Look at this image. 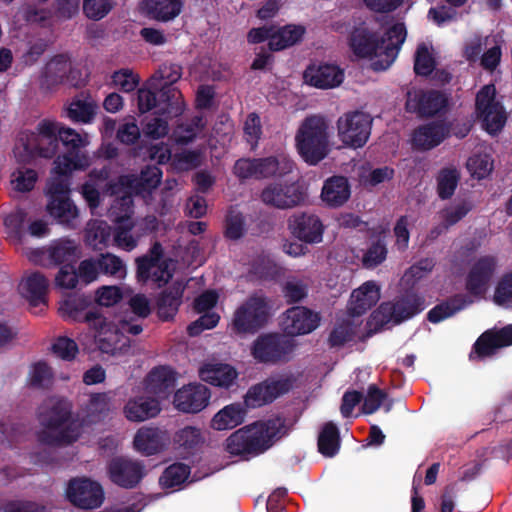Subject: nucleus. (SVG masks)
Wrapping results in <instances>:
<instances>
[{
	"label": "nucleus",
	"instance_id": "nucleus-1",
	"mask_svg": "<svg viewBox=\"0 0 512 512\" xmlns=\"http://www.w3.org/2000/svg\"><path fill=\"white\" fill-rule=\"evenodd\" d=\"M91 165V158L79 151L57 156L46 187V210L58 223L74 227L79 213L69 198V177L74 171H83Z\"/></svg>",
	"mask_w": 512,
	"mask_h": 512
},
{
	"label": "nucleus",
	"instance_id": "nucleus-2",
	"mask_svg": "<svg viewBox=\"0 0 512 512\" xmlns=\"http://www.w3.org/2000/svg\"><path fill=\"white\" fill-rule=\"evenodd\" d=\"M106 187L105 192L114 197L109 209V216L117 224L113 242L123 248H128V177L121 175L111 178L110 172L103 168L93 170L89 180L82 186L81 193L89 207L93 210L100 204V190Z\"/></svg>",
	"mask_w": 512,
	"mask_h": 512
},
{
	"label": "nucleus",
	"instance_id": "nucleus-3",
	"mask_svg": "<svg viewBox=\"0 0 512 512\" xmlns=\"http://www.w3.org/2000/svg\"><path fill=\"white\" fill-rule=\"evenodd\" d=\"M407 37L404 23L398 22L383 36L366 26L355 27L349 36V46L359 58H377L371 63L374 71L388 69L397 58Z\"/></svg>",
	"mask_w": 512,
	"mask_h": 512
},
{
	"label": "nucleus",
	"instance_id": "nucleus-4",
	"mask_svg": "<svg viewBox=\"0 0 512 512\" xmlns=\"http://www.w3.org/2000/svg\"><path fill=\"white\" fill-rule=\"evenodd\" d=\"M287 434L285 419L279 416L257 421L233 432L225 442V450L245 459L263 454Z\"/></svg>",
	"mask_w": 512,
	"mask_h": 512
},
{
	"label": "nucleus",
	"instance_id": "nucleus-5",
	"mask_svg": "<svg viewBox=\"0 0 512 512\" xmlns=\"http://www.w3.org/2000/svg\"><path fill=\"white\" fill-rule=\"evenodd\" d=\"M295 146L305 163L316 166L329 152V125L325 117L307 116L300 124L295 135Z\"/></svg>",
	"mask_w": 512,
	"mask_h": 512
},
{
	"label": "nucleus",
	"instance_id": "nucleus-6",
	"mask_svg": "<svg viewBox=\"0 0 512 512\" xmlns=\"http://www.w3.org/2000/svg\"><path fill=\"white\" fill-rule=\"evenodd\" d=\"M60 123L52 120H42L36 131L21 132L15 144L13 154L19 163H29L35 156L49 158L58 147Z\"/></svg>",
	"mask_w": 512,
	"mask_h": 512
},
{
	"label": "nucleus",
	"instance_id": "nucleus-7",
	"mask_svg": "<svg viewBox=\"0 0 512 512\" xmlns=\"http://www.w3.org/2000/svg\"><path fill=\"white\" fill-rule=\"evenodd\" d=\"M85 320L94 330L93 339L86 334L79 336V341L85 349L98 348L104 353L113 354L125 344V333L128 330V324L124 319L107 320L96 312H90L85 316Z\"/></svg>",
	"mask_w": 512,
	"mask_h": 512
},
{
	"label": "nucleus",
	"instance_id": "nucleus-8",
	"mask_svg": "<svg viewBox=\"0 0 512 512\" xmlns=\"http://www.w3.org/2000/svg\"><path fill=\"white\" fill-rule=\"evenodd\" d=\"M295 162L286 154L263 158H240L233 166L234 175L244 182L248 179L282 178L292 173Z\"/></svg>",
	"mask_w": 512,
	"mask_h": 512
},
{
	"label": "nucleus",
	"instance_id": "nucleus-9",
	"mask_svg": "<svg viewBox=\"0 0 512 512\" xmlns=\"http://www.w3.org/2000/svg\"><path fill=\"white\" fill-rule=\"evenodd\" d=\"M87 82L84 72L67 53L54 55L43 68L40 87L45 91H54L59 86L81 87Z\"/></svg>",
	"mask_w": 512,
	"mask_h": 512
},
{
	"label": "nucleus",
	"instance_id": "nucleus-10",
	"mask_svg": "<svg viewBox=\"0 0 512 512\" xmlns=\"http://www.w3.org/2000/svg\"><path fill=\"white\" fill-rule=\"evenodd\" d=\"M44 430L39 434V440L49 446L68 445L81 437L82 424L80 420H70L67 409H53L50 415H41Z\"/></svg>",
	"mask_w": 512,
	"mask_h": 512
},
{
	"label": "nucleus",
	"instance_id": "nucleus-11",
	"mask_svg": "<svg viewBox=\"0 0 512 512\" xmlns=\"http://www.w3.org/2000/svg\"><path fill=\"white\" fill-rule=\"evenodd\" d=\"M425 309V299L414 291H406L393 302H383L372 313L376 325L383 327L389 323L395 325L409 320Z\"/></svg>",
	"mask_w": 512,
	"mask_h": 512
},
{
	"label": "nucleus",
	"instance_id": "nucleus-12",
	"mask_svg": "<svg viewBox=\"0 0 512 512\" xmlns=\"http://www.w3.org/2000/svg\"><path fill=\"white\" fill-rule=\"evenodd\" d=\"M182 77V66L177 63L164 62L148 80V85L154 89H160V99L168 104V113L182 115L185 110V102L181 91L174 86Z\"/></svg>",
	"mask_w": 512,
	"mask_h": 512
},
{
	"label": "nucleus",
	"instance_id": "nucleus-13",
	"mask_svg": "<svg viewBox=\"0 0 512 512\" xmlns=\"http://www.w3.org/2000/svg\"><path fill=\"white\" fill-rule=\"evenodd\" d=\"M295 346L294 339L285 334L264 333L253 341L251 355L259 363L277 364L288 361Z\"/></svg>",
	"mask_w": 512,
	"mask_h": 512
},
{
	"label": "nucleus",
	"instance_id": "nucleus-14",
	"mask_svg": "<svg viewBox=\"0 0 512 512\" xmlns=\"http://www.w3.org/2000/svg\"><path fill=\"white\" fill-rule=\"evenodd\" d=\"M294 383L293 375L270 376L249 387L244 396V405L255 409L271 404L277 398L289 393Z\"/></svg>",
	"mask_w": 512,
	"mask_h": 512
},
{
	"label": "nucleus",
	"instance_id": "nucleus-15",
	"mask_svg": "<svg viewBox=\"0 0 512 512\" xmlns=\"http://www.w3.org/2000/svg\"><path fill=\"white\" fill-rule=\"evenodd\" d=\"M269 315L266 297L252 295L235 311L233 330L238 334H254L266 325Z\"/></svg>",
	"mask_w": 512,
	"mask_h": 512
},
{
	"label": "nucleus",
	"instance_id": "nucleus-16",
	"mask_svg": "<svg viewBox=\"0 0 512 512\" xmlns=\"http://www.w3.org/2000/svg\"><path fill=\"white\" fill-rule=\"evenodd\" d=\"M373 119L370 114L355 110L344 113L337 120L338 136L350 148H362L371 135Z\"/></svg>",
	"mask_w": 512,
	"mask_h": 512
},
{
	"label": "nucleus",
	"instance_id": "nucleus-17",
	"mask_svg": "<svg viewBox=\"0 0 512 512\" xmlns=\"http://www.w3.org/2000/svg\"><path fill=\"white\" fill-rule=\"evenodd\" d=\"M475 108L478 117L483 121L485 130L489 134L495 135L503 129L506 123V116L503 106L496 101L494 85H485L478 91Z\"/></svg>",
	"mask_w": 512,
	"mask_h": 512
},
{
	"label": "nucleus",
	"instance_id": "nucleus-18",
	"mask_svg": "<svg viewBox=\"0 0 512 512\" xmlns=\"http://www.w3.org/2000/svg\"><path fill=\"white\" fill-rule=\"evenodd\" d=\"M65 495L74 506L85 510L97 509L105 500L102 485L87 477L71 479L67 484Z\"/></svg>",
	"mask_w": 512,
	"mask_h": 512
},
{
	"label": "nucleus",
	"instance_id": "nucleus-19",
	"mask_svg": "<svg viewBox=\"0 0 512 512\" xmlns=\"http://www.w3.org/2000/svg\"><path fill=\"white\" fill-rule=\"evenodd\" d=\"M260 199L267 206L284 210L304 202L305 193L297 182H273L262 189Z\"/></svg>",
	"mask_w": 512,
	"mask_h": 512
},
{
	"label": "nucleus",
	"instance_id": "nucleus-20",
	"mask_svg": "<svg viewBox=\"0 0 512 512\" xmlns=\"http://www.w3.org/2000/svg\"><path fill=\"white\" fill-rule=\"evenodd\" d=\"M447 105L448 98L441 91L417 89L408 91L405 108L407 112L428 118L444 111Z\"/></svg>",
	"mask_w": 512,
	"mask_h": 512
},
{
	"label": "nucleus",
	"instance_id": "nucleus-21",
	"mask_svg": "<svg viewBox=\"0 0 512 512\" xmlns=\"http://www.w3.org/2000/svg\"><path fill=\"white\" fill-rule=\"evenodd\" d=\"M497 267V259L492 255L479 257L471 266L465 280L468 296L482 297Z\"/></svg>",
	"mask_w": 512,
	"mask_h": 512
},
{
	"label": "nucleus",
	"instance_id": "nucleus-22",
	"mask_svg": "<svg viewBox=\"0 0 512 512\" xmlns=\"http://www.w3.org/2000/svg\"><path fill=\"white\" fill-rule=\"evenodd\" d=\"M320 322L318 313L301 306L289 308L282 319V330L287 337L309 334Z\"/></svg>",
	"mask_w": 512,
	"mask_h": 512
},
{
	"label": "nucleus",
	"instance_id": "nucleus-23",
	"mask_svg": "<svg viewBox=\"0 0 512 512\" xmlns=\"http://www.w3.org/2000/svg\"><path fill=\"white\" fill-rule=\"evenodd\" d=\"M289 229L292 235L301 242L317 244L322 242L325 227L319 216L303 212L290 217Z\"/></svg>",
	"mask_w": 512,
	"mask_h": 512
},
{
	"label": "nucleus",
	"instance_id": "nucleus-24",
	"mask_svg": "<svg viewBox=\"0 0 512 512\" xmlns=\"http://www.w3.org/2000/svg\"><path fill=\"white\" fill-rule=\"evenodd\" d=\"M210 390L202 384H188L177 390L173 403L175 408L184 413H198L208 405Z\"/></svg>",
	"mask_w": 512,
	"mask_h": 512
},
{
	"label": "nucleus",
	"instance_id": "nucleus-25",
	"mask_svg": "<svg viewBox=\"0 0 512 512\" xmlns=\"http://www.w3.org/2000/svg\"><path fill=\"white\" fill-rule=\"evenodd\" d=\"M304 79L318 89H332L344 81V71L335 64H310L304 71Z\"/></svg>",
	"mask_w": 512,
	"mask_h": 512
},
{
	"label": "nucleus",
	"instance_id": "nucleus-26",
	"mask_svg": "<svg viewBox=\"0 0 512 512\" xmlns=\"http://www.w3.org/2000/svg\"><path fill=\"white\" fill-rule=\"evenodd\" d=\"M449 128L443 122H430L416 128L412 134V145L421 151L440 145L448 136Z\"/></svg>",
	"mask_w": 512,
	"mask_h": 512
},
{
	"label": "nucleus",
	"instance_id": "nucleus-27",
	"mask_svg": "<svg viewBox=\"0 0 512 512\" xmlns=\"http://www.w3.org/2000/svg\"><path fill=\"white\" fill-rule=\"evenodd\" d=\"M184 286L180 283H173L162 290L156 298V313L163 322L174 320L182 303Z\"/></svg>",
	"mask_w": 512,
	"mask_h": 512
},
{
	"label": "nucleus",
	"instance_id": "nucleus-28",
	"mask_svg": "<svg viewBox=\"0 0 512 512\" xmlns=\"http://www.w3.org/2000/svg\"><path fill=\"white\" fill-rule=\"evenodd\" d=\"M176 372L166 365L154 367L146 377V387L149 392L159 398L165 399L174 392L176 386Z\"/></svg>",
	"mask_w": 512,
	"mask_h": 512
},
{
	"label": "nucleus",
	"instance_id": "nucleus-29",
	"mask_svg": "<svg viewBox=\"0 0 512 512\" xmlns=\"http://www.w3.org/2000/svg\"><path fill=\"white\" fill-rule=\"evenodd\" d=\"M162 178V170L156 165L145 166L139 176L130 173V207L132 196L146 198L159 186Z\"/></svg>",
	"mask_w": 512,
	"mask_h": 512
},
{
	"label": "nucleus",
	"instance_id": "nucleus-30",
	"mask_svg": "<svg viewBox=\"0 0 512 512\" xmlns=\"http://www.w3.org/2000/svg\"><path fill=\"white\" fill-rule=\"evenodd\" d=\"M380 299V288L373 281L363 283L355 289L349 301V313L352 316H361L374 307Z\"/></svg>",
	"mask_w": 512,
	"mask_h": 512
},
{
	"label": "nucleus",
	"instance_id": "nucleus-31",
	"mask_svg": "<svg viewBox=\"0 0 512 512\" xmlns=\"http://www.w3.org/2000/svg\"><path fill=\"white\" fill-rule=\"evenodd\" d=\"M199 377L210 385L229 389L238 377L237 370L225 363H205L199 369Z\"/></svg>",
	"mask_w": 512,
	"mask_h": 512
},
{
	"label": "nucleus",
	"instance_id": "nucleus-32",
	"mask_svg": "<svg viewBox=\"0 0 512 512\" xmlns=\"http://www.w3.org/2000/svg\"><path fill=\"white\" fill-rule=\"evenodd\" d=\"M168 439L167 433L157 427H142L134 436L133 447L137 451L150 456L162 451Z\"/></svg>",
	"mask_w": 512,
	"mask_h": 512
},
{
	"label": "nucleus",
	"instance_id": "nucleus-33",
	"mask_svg": "<svg viewBox=\"0 0 512 512\" xmlns=\"http://www.w3.org/2000/svg\"><path fill=\"white\" fill-rule=\"evenodd\" d=\"M49 280L39 272H32L23 277L19 284L20 294L31 306H39L46 303Z\"/></svg>",
	"mask_w": 512,
	"mask_h": 512
},
{
	"label": "nucleus",
	"instance_id": "nucleus-34",
	"mask_svg": "<svg viewBox=\"0 0 512 512\" xmlns=\"http://www.w3.org/2000/svg\"><path fill=\"white\" fill-rule=\"evenodd\" d=\"M112 406L111 393L90 394L82 401L79 415L82 422L96 423L110 412Z\"/></svg>",
	"mask_w": 512,
	"mask_h": 512
},
{
	"label": "nucleus",
	"instance_id": "nucleus-35",
	"mask_svg": "<svg viewBox=\"0 0 512 512\" xmlns=\"http://www.w3.org/2000/svg\"><path fill=\"white\" fill-rule=\"evenodd\" d=\"M351 195L348 179L345 176L334 175L325 180L321 191V198L329 207H340L345 204Z\"/></svg>",
	"mask_w": 512,
	"mask_h": 512
},
{
	"label": "nucleus",
	"instance_id": "nucleus-36",
	"mask_svg": "<svg viewBox=\"0 0 512 512\" xmlns=\"http://www.w3.org/2000/svg\"><path fill=\"white\" fill-rule=\"evenodd\" d=\"M182 0H142L141 10L151 19L167 22L182 11Z\"/></svg>",
	"mask_w": 512,
	"mask_h": 512
},
{
	"label": "nucleus",
	"instance_id": "nucleus-37",
	"mask_svg": "<svg viewBox=\"0 0 512 512\" xmlns=\"http://www.w3.org/2000/svg\"><path fill=\"white\" fill-rule=\"evenodd\" d=\"M473 303V299L466 294H455L447 300L437 304L427 313V320L431 323H439Z\"/></svg>",
	"mask_w": 512,
	"mask_h": 512
},
{
	"label": "nucleus",
	"instance_id": "nucleus-38",
	"mask_svg": "<svg viewBox=\"0 0 512 512\" xmlns=\"http://www.w3.org/2000/svg\"><path fill=\"white\" fill-rule=\"evenodd\" d=\"M160 89H154L148 83L137 91V106L140 113H146L155 109V114L166 117H178L168 113V104L160 99Z\"/></svg>",
	"mask_w": 512,
	"mask_h": 512
},
{
	"label": "nucleus",
	"instance_id": "nucleus-39",
	"mask_svg": "<svg viewBox=\"0 0 512 512\" xmlns=\"http://www.w3.org/2000/svg\"><path fill=\"white\" fill-rule=\"evenodd\" d=\"M305 28L301 25L288 24L282 27L274 25L273 35L268 42L270 51H281L289 48L303 38Z\"/></svg>",
	"mask_w": 512,
	"mask_h": 512
},
{
	"label": "nucleus",
	"instance_id": "nucleus-40",
	"mask_svg": "<svg viewBox=\"0 0 512 512\" xmlns=\"http://www.w3.org/2000/svg\"><path fill=\"white\" fill-rule=\"evenodd\" d=\"M246 412L241 403L229 404L214 415L211 427L219 431L233 429L243 423Z\"/></svg>",
	"mask_w": 512,
	"mask_h": 512
},
{
	"label": "nucleus",
	"instance_id": "nucleus-41",
	"mask_svg": "<svg viewBox=\"0 0 512 512\" xmlns=\"http://www.w3.org/2000/svg\"><path fill=\"white\" fill-rule=\"evenodd\" d=\"M97 103L90 96H77L67 108V116L75 122H92L97 111Z\"/></svg>",
	"mask_w": 512,
	"mask_h": 512
},
{
	"label": "nucleus",
	"instance_id": "nucleus-42",
	"mask_svg": "<svg viewBox=\"0 0 512 512\" xmlns=\"http://www.w3.org/2000/svg\"><path fill=\"white\" fill-rule=\"evenodd\" d=\"M247 232L244 214L235 206H230L226 212L223 223V235L227 240L237 241Z\"/></svg>",
	"mask_w": 512,
	"mask_h": 512
},
{
	"label": "nucleus",
	"instance_id": "nucleus-43",
	"mask_svg": "<svg viewBox=\"0 0 512 512\" xmlns=\"http://www.w3.org/2000/svg\"><path fill=\"white\" fill-rule=\"evenodd\" d=\"M340 432L336 424H324L318 435V451L325 457H334L340 449Z\"/></svg>",
	"mask_w": 512,
	"mask_h": 512
},
{
	"label": "nucleus",
	"instance_id": "nucleus-44",
	"mask_svg": "<svg viewBox=\"0 0 512 512\" xmlns=\"http://www.w3.org/2000/svg\"><path fill=\"white\" fill-rule=\"evenodd\" d=\"M386 233V230L380 231L376 240L370 243L362 257L363 267L373 269L386 260L388 254Z\"/></svg>",
	"mask_w": 512,
	"mask_h": 512
},
{
	"label": "nucleus",
	"instance_id": "nucleus-45",
	"mask_svg": "<svg viewBox=\"0 0 512 512\" xmlns=\"http://www.w3.org/2000/svg\"><path fill=\"white\" fill-rule=\"evenodd\" d=\"M160 403L152 397H139L130 402V421H145L157 416L160 412Z\"/></svg>",
	"mask_w": 512,
	"mask_h": 512
},
{
	"label": "nucleus",
	"instance_id": "nucleus-46",
	"mask_svg": "<svg viewBox=\"0 0 512 512\" xmlns=\"http://www.w3.org/2000/svg\"><path fill=\"white\" fill-rule=\"evenodd\" d=\"M16 162L19 166L10 175L11 189L17 192H28L35 186L38 179L37 173L35 170L26 167V163H19L17 160Z\"/></svg>",
	"mask_w": 512,
	"mask_h": 512
},
{
	"label": "nucleus",
	"instance_id": "nucleus-47",
	"mask_svg": "<svg viewBox=\"0 0 512 512\" xmlns=\"http://www.w3.org/2000/svg\"><path fill=\"white\" fill-rule=\"evenodd\" d=\"M191 469L184 463H173L168 466L162 473L159 483L164 488H174L183 484L189 477Z\"/></svg>",
	"mask_w": 512,
	"mask_h": 512
},
{
	"label": "nucleus",
	"instance_id": "nucleus-48",
	"mask_svg": "<svg viewBox=\"0 0 512 512\" xmlns=\"http://www.w3.org/2000/svg\"><path fill=\"white\" fill-rule=\"evenodd\" d=\"M460 174L455 168L440 170L437 177V193L440 199H450L457 188Z\"/></svg>",
	"mask_w": 512,
	"mask_h": 512
},
{
	"label": "nucleus",
	"instance_id": "nucleus-49",
	"mask_svg": "<svg viewBox=\"0 0 512 512\" xmlns=\"http://www.w3.org/2000/svg\"><path fill=\"white\" fill-rule=\"evenodd\" d=\"M110 227L105 221L91 220L86 227V242L93 248H100L110 240Z\"/></svg>",
	"mask_w": 512,
	"mask_h": 512
},
{
	"label": "nucleus",
	"instance_id": "nucleus-50",
	"mask_svg": "<svg viewBox=\"0 0 512 512\" xmlns=\"http://www.w3.org/2000/svg\"><path fill=\"white\" fill-rule=\"evenodd\" d=\"M87 307V301L80 296H69L64 299L59 307V311L64 318L73 321H85V316L89 313H83Z\"/></svg>",
	"mask_w": 512,
	"mask_h": 512
},
{
	"label": "nucleus",
	"instance_id": "nucleus-51",
	"mask_svg": "<svg viewBox=\"0 0 512 512\" xmlns=\"http://www.w3.org/2000/svg\"><path fill=\"white\" fill-rule=\"evenodd\" d=\"M163 248L159 242H155L150 249V256H144L136 260L137 277L140 281H147L150 277V270L161 262Z\"/></svg>",
	"mask_w": 512,
	"mask_h": 512
},
{
	"label": "nucleus",
	"instance_id": "nucleus-52",
	"mask_svg": "<svg viewBox=\"0 0 512 512\" xmlns=\"http://www.w3.org/2000/svg\"><path fill=\"white\" fill-rule=\"evenodd\" d=\"M174 441L179 447L191 453L200 447L203 443V437L198 428L186 426L176 432Z\"/></svg>",
	"mask_w": 512,
	"mask_h": 512
},
{
	"label": "nucleus",
	"instance_id": "nucleus-53",
	"mask_svg": "<svg viewBox=\"0 0 512 512\" xmlns=\"http://www.w3.org/2000/svg\"><path fill=\"white\" fill-rule=\"evenodd\" d=\"M206 127V121L202 115H195L189 123L180 125L177 132V142L180 144H189L193 142L197 135Z\"/></svg>",
	"mask_w": 512,
	"mask_h": 512
},
{
	"label": "nucleus",
	"instance_id": "nucleus-54",
	"mask_svg": "<svg viewBox=\"0 0 512 512\" xmlns=\"http://www.w3.org/2000/svg\"><path fill=\"white\" fill-rule=\"evenodd\" d=\"M436 62L428 47L422 43L419 44L414 57V72L416 75L429 76L432 74Z\"/></svg>",
	"mask_w": 512,
	"mask_h": 512
},
{
	"label": "nucleus",
	"instance_id": "nucleus-55",
	"mask_svg": "<svg viewBox=\"0 0 512 512\" xmlns=\"http://www.w3.org/2000/svg\"><path fill=\"white\" fill-rule=\"evenodd\" d=\"M500 348V344L492 330L482 333L473 345L474 352L481 359L494 355Z\"/></svg>",
	"mask_w": 512,
	"mask_h": 512
},
{
	"label": "nucleus",
	"instance_id": "nucleus-56",
	"mask_svg": "<svg viewBox=\"0 0 512 512\" xmlns=\"http://www.w3.org/2000/svg\"><path fill=\"white\" fill-rule=\"evenodd\" d=\"M80 278L78 271L70 264L63 265L55 276V287L72 290L77 287Z\"/></svg>",
	"mask_w": 512,
	"mask_h": 512
},
{
	"label": "nucleus",
	"instance_id": "nucleus-57",
	"mask_svg": "<svg viewBox=\"0 0 512 512\" xmlns=\"http://www.w3.org/2000/svg\"><path fill=\"white\" fill-rule=\"evenodd\" d=\"M354 329L349 322L337 324L329 334L328 344L331 348L344 346L354 338Z\"/></svg>",
	"mask_w": 512,
	"mask_h": 512
},
{
	"label": "nucleus",
	"instance_id": "nucleus-58",
	"mask_svg": "<svg viewBox=\"0 0 512 512\" xmlns=\"http://www.w3.org/2000/svg\"><path fill=\"white\" fill-rule=\"evenodd\" d=\"M57 135L58 141L60 140L64 146L72 149L85 147L90 143L89 136L87 134L81 135L72 128L64 127L61 123Z\"/></svg>",
	"mask_w": 512,
	"mask_h": 512
},
{
	"label": "nucleus",
	"instance_id": "nucleus-59",
	"mask_svg": "<svg viewBox=\"0 0 512 512\" xmlns=\"http://www.w3.org/2000/svg\"><path fill=\"white\" fill-rule=\"evenodd\" d=\"M0 512H64L63 510L30 501H15L0 508Z\"/></svg>",
	"mask_w": 512,
	"mask_h": 512
},
{
	"label": "nucleus",
	"instance_id": "nucleus-60",
	"mask_svg": "<svg viewBox=\"0 0 512 512\" xmlns=\"http://www.w3.org/2000/svg\"><path fill=\"white\" fill-rule=\"evenodd\" d=\"M219 320L220 316L216 312H203L196 321L188 325L187 332L192 337L198 336L204 330L216 327Z\"/></svg>",
	"mask_w": 512,
	"mask_h": 512
},
{
	"label": "nucleus",
	"instance_id": "nucleus-61",
	"mask_svg": "<svg viewBox=\"0 0 512 512\" xmlns=\"http://www.w3.org/2000/svg\"><path fill=\"white\" fill-rule=\"evenodd\" d=\"M112 6L111 0H84L83 12L89 19L100 20L109 13Z\"/></svg>",
	"mask_w": 512,
	"mask_h": 512
},
{
	"label": "nucleus",
	"instance_id": "nucleus-62",
	"mask_svg": "<svg viewBox=\"0 0 512 512\" xmlns=\"http://www.w3.org/2000/svg\"><path fill=\"white\" fill-rule=\"evenodd\" d=\"M77 245L71 240H60L51 248L50 256L57 262L62 263L76 257Z\"/></svg>",
	"mask_w": 512,
	"mask_h": 512
},
{
	"label": "nucleus",
	"instance_id": "nucleus-63",
	"mask_svg": "<svg viewBox=\"0 0 512 512\" xmlns=\"http://www.w3.org/2000/svg\"><path fill=\"white\" fill-rule=\"evenodd\" d=\"M52 378L50 368L43 362L31 366L28 376V384L32 387H45Z\"/></svg>",
	"mask_w": 512,
	"mask_h": 512
},
{
	"label": "nucleus",
	"instance_id": "nucleus-64",
	"mask_svg": "<svg viewBox=\"0 0 512 512\" xmlns=\"http://www.w3.org/2000/svg\"><path fill=\"white\" fill-rule=\"evenodd\" d=\"M510 300H512V272L505 273L500 278L493 296V301L497 305H504Z\"/></svg>",
	"mask_w": 512,
	"mask_h": 512
}]
</instances>
